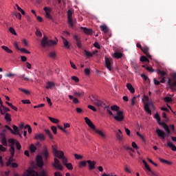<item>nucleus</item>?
<instances>
[{
	"mask_svg": "<svg viewBox=\"0 0 176 176\" xmlns=\"http://www.w3.org/2000/svg\"><path fill=\"white\" fill-rule=\"evenodd\" d=\"M91 102H94V105L98 107V108H104L107 111V112L111 116H113V113L111 111V107L109 106H107L102 102V100H100L98 98V96H96L94 95L91 96L90 97Z\"/></svg>",
	"mask_w": 176,
	"mask_h": 176,
	"instance_id": "1",
	"label": "nucleus"
},
{
	"mask_svg": "<svg viewBox=\"0 0 176 176\" xmlns=\"http://www.w3.org/2000/svg\"><path fill=\"white\" fill-rule=\"evenodd\" d=\"M58 42V40L53 41V40H47V36H44L41 40V46L42 47L54 46Z\"/></svg>",
	"mask_w": 176,
	"mask_h": 176,
	"instance_id": "2",
	"label": "nucleus"
},
{
	"mask_svg": "<svg viewBox=\"0 0 176 176\" xmlns=\"http://www.w3.org/2000/svg\"><path fill=\"white\" fill-rule=\"evenodd\" d=\"M72 14L73 12L70 10H67V23L69 25V27H74V24L76 23V21L72 18Z\"/></svg>",
	"mask_w": 176,
	"mask_h": 176,
	"instance_id": "3",
	"label": "nucleus"
},
{
	"mask_svg": "<svg viewBox=\"0 0 176 176\" xmlns=\"http://www.w3.org/2000/svg\"><path fill=\"white\" fill-rule=\"evenodd\" d=\"M26 176H47V172L45 170H42L39 175L38 172L34 170H30L28 171V173L26 175Z\"/></svg>",
	"mask_w": 176,
	"mask_h": 176,
	"instance_id": "4",
	"label": "nucleus"
},
{
	"mask_svg": "<svg viewBox=\"0 0 176 176\" xmlns=\"http://www.w3.org/2000/svg\"><path fill=\"white\" fill-rule=\"evenodd\" d=\"M52 166L53 167H54L56 170H59L60 171H63V170L61 162H60V160H58V159L57 158L54 159V162L52 163Z\"/></svg>",
	"mask_w": 176,
	"mask_h": 176,
	"instance_id": "5",
	"label": "nucleus"
},
{
	"mask_svg": "<svg viewBox=\"0 0 176 176\" xmlns=\"http://www.w3.org/2000/svg\"><path fill=\"white\" fill-rule=\"evenodd\" d=\"M113 118L117 122H123L124 120V116H123V111H118L117 115L113 116Z\"/></svg>",
	"mask_w": 176,
	"mask_h": 176,
	"instance_id": "6",
	"label": "nucleus"
},
{
	"mask_svg": "<svg viewBox=\"0 0 176 176\" xmlns=\"http://www.w3.org/2000/svg\"><path fill=\"white\" fill-rule=\"evenodd\" d=\"M41 155L45 162H47L49 159V151L47 150V146H44L43 148V151Z\"/></svg>",
	"mask_w": 176,
	"mask_h": 176,
	"instance_id": "7",
	"label": "nucleus"
},
{
	"mask_svg": "<svg viewBox=\"0 0 176 176\" xmlns=\"http://www.w3.org/2000/svg\"><path fill=\"white\" fill-rule=\"evenodd\" d=\"M44 12H45V17L53 21V16L50 14L52 13V8L49 7H44Z\"/></svg>",
	"mask_w": 176,
	"mask_h": 176,
	"instance_id": "8",
	"label": "nucleus"
},
{
	"mask_svg": "<svg viewBox=\"0 0 176 176\" xmlns=\"http://www.w3.org/2000/svg\"><path fill=\"white\" fill-rule=\"evenodd\" d=\"M157 74L159 75V79L160 80V83H166V80L164 76H166V72L164 71H161L160 69L157 70Z\"/></svg>",
	"mask_w": 176,
	"mask_h": 176,
	"instance_id": "9",
	"label": "nucleus"
},
{
	"mask_svg": "<svg viewBox=\"0 0 176 176\" xmlns=\"http://www.w3.org/2000/svg\"><path fill=\"white\" fill-rule=\"evenodd\" d=\"M57 157L58 159H60V160H62V163L64 166H65L66 164L68 163V160L67 159V157L64 155V153L60 152V154H59Z\"/></svg>",
	"mask_w": 176,
	"mask_h": 176,
	"instance_id": "10",
	"label": "nucleus"
},
{
	"mask_svg": "<svg viewBox=\"0 0 176 176\" xmlns=\"http://www.w3.org/2000/svg\"><path fill=\"white\" fill-rule=\"evenodd\" d=\"M58 146L56 145H53L52 146V153H54V156H56V157H57L58 156H59V155L61 154V151H58L57 150Z\"/></svg>",
	"mask_w": 176,
	"mask_h": 176,
	"instance_id": "11",
	"label": "nucleus"
},
{
	"mask_svg": "<svg viewBox=\"0 0 176 176\" xmlns=\"http://www.w3.org/2000/svg\"><path fill=\"white\" fill-rule=\"evenodd\" d=\"M73 38L76 41V45L77 47H78V49H80L82 47V41L80 40V38H79L76 34H74L73 36Z\"/></svg>",
	"mask_w": 176,
	"mask_h": 176,
	"instance_id": "12",
	"label": "nucleus"
},
{
	"mask_svg": "<svg viewBox=\"0 0 176 176\" xmlns=\"http://www.w3.org/2000/svg\"><path fill=\"white\" fill-rule=\"evenodd\" d=\"M85 123L87 124V126L90 127V129H91L92 130L96 129V126H94V124H93V122H91V120L89 119V118L85 117Z\"/></svg>",
	"mask_w": 176,
	"mask_h": 176,
	"instance_id": "13",
	"label": "nucleus"
},
{
	"mask_svg": "<svg viewBox=\"0 0 176 176\" xmlns=\"http://www.w3.org/2000/svg\"><path fill=\"white\" fill-rule=\"evenodd\" d=\"M116 137L119 142H123V133L120 129H118V132L116 133Z\"/></svg>",
	"mask_w": 176,
	"mask_h": 176,
	"instance_id": "14",
	"label": "nucleus"
},
{
	"mask_svg": "<svg viewBox=\"0 0 176 176\" xmlns=\"http://www.w3.org/2000/svg\"><path fill=\"white\" fill-rule=\"evenodd\" d=\"M141 50L142 52H143V53H144V54H146L148 58L152 59V56H151V54H149V47H148L147 46H144L142 48Z\"/></svg>",
	"mask_w": 176,
	"mask_h": 176,
	"instance_id": "15",
	"label": "nucleus"
},
{
	"mask_svg": "<svg viewBox=\"0 0 176 176\" xmlns=\"http://www.w3.org/2000/svg\"><path fill=\"white\" fill-rule=\"evenodd\" d=\"M34 140L45 141V140H46V137H45V135L43 133H38L35 135Z\"/></svg>",
	"mask_w": 176,
	"mask_h": 176,
	"instance_id": "16",
	"label": "nucleus"
},
{
	"mask_svg": "<svg viewBox=\"0 0 176 176\" xmlns=\"http://www.w3.org/2000/svg\"><path fill=\"white\" fill-rule=\"evenodd\" d=\"M87 163L88 164L89 170H94L96 168V162L95 161L87 160Z\"/></svg>",
	"mask_w": 176,
	"mask_h": 176,
	"instance_id": "17",
	"label": "nucleus"
},
{
	"mask_svg": "<svg viewBox=\"0 0 176 176\" xmlns=\"http://www.w3.org/2000/svg\"><path fill=\"white\" fill-rule=\"evenodd\" d=\"M105 67L107 68V69H109V71H112L111 60L109 58H105Z\"/></svg>",
	"mask_w": 176,
	"mask_h": 176,
	"instance_id": "18",
	"label": "nucleus"
},
{
	"mask_svg": "<svg viewBox=\"0 0 176 176\" xmlns=\"http://www.w3.org/2000/svg\"><path fill=\"white\" fill-rule=\"evenodd\" d=\"M156 133L158 137H160V138H162V140L166 138V133H164V131H162L161 129H156Z\"/></svg>",
	"mask_w": 176,
	"mask_h": 176,
	"instance_id": "19",
	"label": "nucleus"
},
{
	"mask_svg": "<svg viewBox=\"0 0 176 176\" xmlns=\"http://www.w3.org/2000/svg\"><path fill=\"white\" fill-rule=\"evenodd\" d=\"M94 131L95 133H96V134H98L100 138H102V140H105V138H107V135L105 134V133L102 132V131H100L99 129H95Z\"/></svg>",
	"mask_w": 176,
	"mask_h": 176,
	"instance_id": "20",
	"label": "nucleus"
},
{
	"mask_svg": "<svg viewBox=\"0 0 176 176\" xmlns=\"http://www.w3.org/2000/svg\"><path fill=\"white\" fill-rule=\"evenodd\" d=\"M9 111H10V109L8 107L3 106V104L0 107V112L1 115H5V113L9 112Z\"/></svg>",
	"mask_w": 176,
	"mask_h": 176,
	"instance_id": "21",
	"label": "nucleus"
},
{
	"mask_svg": "<svg viewBox=\"0 0 176 176\" xmlns=\"http://www.w3.org/2000/svg\"><path fill=\"white\" fill-rule=\"evenodd\" d=\"M168 85L170 87V89H174V87H176V80H172L171 78H168Z\"/></svg>",
	"mask_w": 176,
	"mask_h": 176,
	"instance_id": "22",
	"label": "nucleus"
},
{
	"mask_svg": "<svg viewBox=\"0 0 176 176\" xmlns=\"http://www.w3.org/2000/svg\"><path fill=\"white\" fill-rule=\"evenodd\" d=\"M80 30L85 32L87 35H91L93 34V30L91 29H87V28L81 27Z\"/></svg>",
	"mask_w": 176,
	"mask_h": 176,
	"instance_id": "23",
	"label": "nucleus"
},
{
	"mask_svg": "<svg viewBox=\"0 0 176 176\" xmlns=\"http://www.w3.org/2000/svg\"><path fill=\"white\" fill-rule=\"evenodd\" d=\"M36 161L38 167H43V160H42V157L41 155L36 157Z\"/></svg>",
	"mask_w": 176,
	"mask_h": 176,
	"instance_id": "24",
	"label": "nucleus"
},
{
	"mask_svg": "<svg viewBox=\"0 0 176 176\" xmlns=\"http://www.w3.org/2000/svg\"><path fill=\"white\" fill-rule=\"evenodd\" d=\"M126 89L130 91V93L133 94V93H135V89H134V87L131 83H126Z\"/></svg>",
	"mask_w": 176,
	"mask_h": 176,
	"instance_id": "25",
	"label": "nucleus"
},
{
	"mask_svg": "<svg viewBox=\"0 0 176 176\" xmlns=\"http://www.w3.org/2000/svg\"><path fill=\"white\" fill-rule=\"evenodd\" d=\"M1 136L3 137L1 140V143L4 146H8V140H6V137H5V134L1 133Z\"/></svg>",
	"mask_w": 176,
	"mask_h": 176,
	"instance_id": "26",
	"label": "nucleus"
},
{
	"mask_svg": "<svg viewBox=\"0 0 176 176\" xmlns=\"http://www.w3.org/2000/svg\"><path fill=\"white\" fill-rule=\"evenodd\" d=\"M1 49H3V50H5L6 53H8V54H12V53H13V50L10 49V47L8 46L2 45Z\"/></svg>",
	"mask_w": 176,
	"mask_h": 176,
	"instance_id": "27",
	"label": "nucleus"
},
{
	"mask_svg": "<svg viewBox=\"0 0 176 176\" xmlns=\"http://www.w3.org/2000/svg\"><path fill=\"white\" fill-rule=\"evenodd\" d=\"M168 148H170L173 152H176V146L171 142L168 141L167 142Z\"/></svg>",
	"mask_w": 176,
	"mask_h": 176,
	"instance_id": "28",
	"label": "nucleus"
},
{
	"mask_svg": "<svg viewBox=\"0 0 176 176\" xmlns=\"http://www.w3.org/2000/svg\"><path fill=\"white\" fill-rule=\"evenodd\" d=\"M154 118H155V119H156L158 124H160V126H163L164 124V123L160 122V116H159L158 113H155Z\"/></svg>",
	"mask_w": 176,
	"mask_h": 176,
	"instance_id": "29",
	"label": "nucleus"
},
{
	"mask_svg": "<svg viewBox=\"0 0 176 176\" xmlns=\"http://www.w3.org/2000/svg\"><path fill=\"white\" fill-rule=\"evenodd\" d=\"M44 131L45 134L48 135L50 140H51V141H53L54 138H53V135H52V131H50V130L49 129H45Z\"/></svg>",
	"mask_w": 176,
	"mask_h": 176,
	"instance_id": "30",
	"label": "nucleus"
},
{
	"mask_svg": "<svg viewBox=\"0 0 176 176\" xmlns=\"http://www.w3.org/2000/svg\"><path fill=\"white\" fill-rule=\"evenodd\" d=\"M62 39L63 41V45L65 49H70L69 42H68L67 40H66L64 37H62Z\"/></svg>",
	"mask_w": 176,
	"mask_h": 176,
	"instance_id": "31",
	"label": "nucleus"
},
{
	"mask_svg": "<svg viewBox=\"0 0 176 176\" xmlns=\"http://www.w3.org/2000/svg\"><path fill=\"white\" fill-rule=\"evenodd\" d=\"M100 28L104 34H107L108 31H109V29H108V27L105 25H100Z\"/></svg>",
	"mask_w": 176,
	"mask_h": 176,
	"instance_id": "32",
	"label": "nucleus"
},
{
	"mask_svg": "<svg viewBox=\"0 0 176 176\" xmlns=\"http://www.w3.org/2000/svg\"><path fill=\"white\" fill-rule=\"evenodd\" d=\"M56 86V84L53 82H47V85L45 87V89H53V87Z\"/></svg>",
	"mask_w": 176,
	"mask_h": 176,
	"instance_id": "33",
	"label": "nucleus"
},
{
	"mask_svg": "<svg viewBox=\"0 0 176 176\" xmlns=\"http://www.w3.org/2000/svg\"><path fill=\"white\" fill-rule=\"evenodd\" d=\"M29 149H30V151L31 153H35L37 148H36V146H35V145L32 144H30Z\"/></svg>",
	"mask_w": 176,
	"mask_h": 176,
	"instance_id": "34",
	"label": "nucleus"
},
{
	"mask_svg": "<svg viewBox=\"0 0 176 176\" xmlns=\"http://www.w3.org/2000/svg\"><path fill=\"white\" fill-rule=\"evenodd\" d=\"M84 53H85V56H86V57H87V58H90L91 57H93V56H94V54L88 52L86 50H84Z\"/></svg>",
	"mask_w": 176,
	"mask_h": 176,
	"instance_id": "35",
	"label": "nucleus"
},
{
	"mask_svg": "<svg viewBox=\"0 0 176 176\" xmlns=\"http://www.w3.org/2000/svg\"><path fill=\"white\" fill-rule=\"evenodd\" d=\"M87 166V161H80L78 164L79 168H82V167H86Z\"/></svg>",
	"mask_w": 176,
	"mask_h": 176,
	"instance_id": "36",
	"label": "nucleus"
},
{
	"mask_svg": "<svg viewBox=\"0 0 176 176\" xmlns=\"http://www.w3.org/2000/svg\"><path fill=\"white\" fill-rule=\"evenodd\" d=\"M162 126H164V129L165 131L166 132L168 135H170L171 134V131H170V127L167 126V124H164Z\"/></svg>",
	"mask_w": 176,
	"mask_h": 176,
	"instance_id": "37",
	"label": "nucleus"
},
{
	"mask_svg": "<svg viewBox=\"0 0 176 176\" xmlns=\"http://www.w3.org/2000/svg\"><path fill=\"white\" fill-rule=\"evenodd\" d=\"M144 111H146V112L149 115H152V111H151V109H149V105L147 103L144 104Z\"/></svg>",
	"mask_w": 176,
	"mask_h": 176,
	"instance_id": "38",
	"label": "nucleus"
},
{
	"mask_svg": "<svg viewBox=\"0 0 176 176\" xmlns=\"http://www.w3.org/2000/svg\"><path fill=\"white\" fill-rule=\"evenodd\" d=\"M142 163L144 164V167H145L146 170H147L148 171H150L151 173H152V170L149 167V165H148V163H146V161L143 160H142Z\"/></svg>",
	"mask_w": 176,
	"mask_h": 176,
	"instance_id": "39",
	"label": "nucleus"
},
{
	"mask_svg": "<svg viewBox=\"0 0 176 176\" xmlns=\"http://www.w3.org/2000/svg\"><path fill=\"white\" fill-rule=\"evenodd\" d=\"M113 57H115V58H122L123 54L121 52H115L113 54Z\"/></svg>",
	"mask_w": 176,
	"mask_h": 176,
	"instance_id": "40",
	"label": "nucleus"
},
{
	"mask_svg": "<svg viewBox=\"0 0 176 176\" xmlns=\"http://www.w3.org/2000/svg\"><path fill=\"white\" fill-rule=\"evenodd\" d=\"M5 119L6 122H12V116L10 113H6L5 115Z\"/></svg>",
	"mask_w": 176,
	"mask_h": 176,
	"instance_id": "41",
	"label": "nucleus"
},
{
	"mask_svg": "<svg viewBox=\"0 0 176 176\" xmlns=\"http://www.w3.org/2000/svg\"><path fill=\"white\" fill-rule=\"evenodd\" d=\"M48 118L50 120V122H52V123H55V124H57L58 123H60V120H58V119L54 118H52V117H49Z\"/></svg>",
	"mask_w": 176,
	"mask_h": 176,
	"instance_id": "42",
	"label": "nucleus"
},
{
	"mask_svg": "<svg viewBox=\"0 0 176 176\" xmlns=\"http://www.w3.org/2000/svg\"><path fill=\"white\" fill-rule=\"evenodd\" d=\"M69 98L70 100H73L74 104H78V102H79V100H78V98H74V96L72 95H69Z\"/></svg>",
	"mask_w": 176,
	"mask_h": 176,
	"instance_id": "43",
	"label": "nucleus"
},
{
	"mask_svg": "<svg viewBox=\"0 0 176 176\" xmlns=\"http://www.w3.org/2000/svg\"><path fill=\"white\" fill-rule=\"evenodd\" d=\"M140 61L142 63H144L145 61L146 63H149V59H148V58H146V56H142L140 57Z\"/></svg>",
	"mask_w": 176,
	"mask_h": 176,
	"instance_id": "44",
	"label": "nucleus"
},
{
	"mask_svg": "<svg viewBox=\"0 0 176 176\" xmlns=\"http://www.w3.org/2000/svg\"><path fill=\"white\" fill-rule=\"evenodd\" d=\"M65 166L67 168V170H74V166H72V163H67L65 164Z\"/></svg>",
	"mask_w": 176,
	"mask_h": 176,
	"instance_id": "45",
	"label": "nucleus"
},
{
	"mask_svg": "<svg viewBox=\"0 0 176 176\" xmlns=\"http://www.w3.org/2000/svg\"><path fill=\"white\" fill-rule=\"evenodd\" d=\"M19 78H20L21 79H23V80H30V82H32V81H33L32 79H30V78L25 77V76L24 74H22V75L19 76Z\"/></svg>",
	"mask_w": 176,
	"mask_h": 176,
	"instance_id": "46",
	"label": "nucleus"
},
{
	"mask_svg": "<svg viewBox=\"0 0 176 176\" xmlns=\"http://www.w3.org/2000/svg\"><path fill=\"white\" fill-rule=\"evenodd\" d=\"M19 50L21 52V53H25V54H31V52L27 50L25 48H21Z\"/></svg>",
	"mask_w": 176,
	"mask_h": 176,
	"instance_id": "47",
	"label": "nucleus"
},
{
	"mask_svg": "<svg viewBox=\"0 0 176 176\" xmlns=\"http://www.w3.org/2000/svg\"><path fill=\"white\" fill-rule=\"evenodd\" d=\"M5 127H6V129H8L9 131H10V133H12V134H14V135H16V133L14 132V131H13V129H12V128L10 126H9L8 125H6Z\"/></svg>",
	"mask_w": 176,
	"mask_h": 176,
	"instance_id": "48",
	"label": "nucleus"
},
{
	"mask_svg": "<svg viewBox=\"0 0 176 176\" xmlns=\"http://www.w3.org/2000/svg\"><path fill=\"white\" fill-rule=\"evenodd\" d=\"M9 32H10V34H12V35H15V36L17 35V33L16 32V30L13 28H9Z\"/></svg>",
	"mask_w": 176,
	"mask_h": 176,
	"instance_id": "49",
	"label": "nucleus"
},
{
	"mask_svg": "<svg viewBox=\"0 0 176 176\" xmlns=\"http://www.w3.org/2000/svg\"><path fill=\"white\" fill-rule=\"evenodd\" d=\"M72 80H74V82H76V83L79 82V78H78L76 76H72L71 77Z\"/></svg>",
	"mask_w": 176,
	"mask_h": 176,
	"instance_id": "50",
	"label": "nucleus"
},
{
	"mask_svg": "<svg viewBox=\"0 0 176 176\" xmlns=\"http://www.w3.org/2000/svg\"><path fill=\"white\" fill-rule=\"evenodd\" d=\"M74 157H75V159H76V160H80L83 159V156H82L81 155H79V154H74Z\"/></svg>",
	"mask_w": 176,
	"mask_h": 176,
	"instance_id": "51",
	"label": "nucleus"
},
{
	"mask_svg": "<svg viewBox=\"0 0 176 176\" xmlns=\"http://www.w3.org/2000/svg\"><path fill=\"white\" fill-rule=\"evenodd\" d=\"M164 101H165V102H171L173 99L170 97L166 96L164 98Z\"/></svg>",
	"mask_w": 176,
	"mask_h": 176,
	"instance_id": "52",
	"label": "nucleus"
},
{
	"mask_svg": "<svg viewBox=\"0 0 176 176\" xmlns=\"http://www.w3.org/2000/svg\"><path fill=\"white\" fill-rule=\"evenodd\" d=\"M135 100H137V97L134 96L131 100V107H133V105H135Z\"/></svg>",
	"mask_w": 176,
	"mask_h": 176,
	"instance_id": "53",
	"label": "nucleus"
},
{
	"mask_svg": "<svg viewBox=\"0 0 176 176\" xmlns=\"http://www.w3.org/2000/svg\"><path fill=\"white\" fill-rule=\"evenodd\" d=\"M10 152L11 153V156H14V146H10Z\"/></svg>",
	"mask_w": 176,
	"mask_h": 176,
	"instance_id": "54",
	"label": "nucleus"
},
{
	"mask_svg": "<svg viewBox=\"0 0 176 176\" xmlns=\"http://www.w3.org/2000/svg\"><path fill=\"white\" fill-rule=\"evenodd\" d=\"M74 94L76 97H82V96H85V92H82V93L74 92Z\"/></svg>",
	"mask_w": 176,
	"mask_h": 176,
	"instance_id": "55",
	"label": "nucleus"
},
{
	"mask_svg": "<svg viewBox=\"0 0 176 176\" xmlns=\"http://www.w3.org/2000/svg\"><path fill=\"white\" fill-rule=\"evenodd\" d=\"M87 108H89V109H91L94 112H97V109H96L93 105H88Z\"/></svg>",
	"mask_w": 176,
	"mask_h": 176,
	"instance_id": "56",
	"label": "nucleus"
},
{
	"mask_svg": "<svg viewBox=\"0 0 176 176\" xmlns=\"http://www.w3.org/2000/svg\"><path fill=\"white\" fill-rule=\"evenodd\" d=\"M49 56H50L51 58H56V52H50Z\"/></svg>",
	"mask_w": 176,
	"mask_h": 176,
	"instance_id": "57",
	"label": "nucleus"
},
{
	"mask_svg": "<svg viewBox=\"0 0 176 176\" xmlns=\"http://www.w3.org/2000/svg\"><path fill=\"white\" fill-rule=\"evenodd\" d=\"M51 130L54 133V134H55V135L57 134V127H56L54 126H52Z\"/></svg>",
	"mask_w": 176,
	"mask_h": 176,
	"instance_id": "58",
	"label": "nucleus"
},
{
	"mask_svg": "<svg viewBox=\"0 0 176 176\" xmlns=\"http://www.w3.org/2000/svg\"><path fill=\"white\" fill-rule=\"evenodd\" d=\"M118 111L119 110V107L116 106V105H113V106H111V108H110V111Z\"/></svg>",
	"mask_w": 176,
	"mask_h": 176,
	"instance_id": "59",
	"label": "nucleus"
},
{
	"mask_svg": "<svg viewBox=\"0 0 176 176\" xmlns=\"http://www.w3.org/2000/svg\"><path fill=\"white\" fill-rule=\"evenodd\" d=\"M12 162H13V156L12 155L10 156L8 162L6 163L7 166H10V164H12Z\"/></svg>",
	"mask_w": 176,
	"mask_h": 176,
	"instance_id": "60",
	"label": "nucleus"
},
{
	"mask_svg": "<svg viewBox=\"0 0 176 176\" xmlns=\"http://www.w3.org/2000/svg\"><path fill=\"white\" fill-rule=\"evenodd\" d=\"M19 89L20 90V91H22L25 94H27V95L30 94L29 91L27 90V89H22V88H19Z\"/></svg>",
	"mask_w": 176,
	"mask_h": 176,
	"instance_id": "61",
	"label": "nucleus"
},
{
	"mask_svg": "<svg viewBox=\"0 0 176 176\" xmlns=\"http://www.w3.org/2000/svg\"><path fill=\"white\" fill-rule=\"evenodd\" d=\"M171 81L176 80V73H173L170 76Z\"/></svg>",
	"mask_w": 176,
	"mask_h": 176,
	"instance_id": "62",
	"label": "nucleus"
},
{
	"mask_svg": "<svg viewBox=\"0 0 176 176\" xmlns=\"http://www.w3.org/2000/svg\"><path fill=\"white\" fill-rule=\"evenodd\" d=\"M36 35L40 37L42 36V32H41V30H39V29H36Z\"/></svg>",
	"mask_w": 176,
	"mask_h": 176,
	"instance_id": "63",
	"label": "nucleus"
},
{
	"mask_svg": "<svg viewBox=\"0 0 176 176\" xmlns=\"http://www.w3.org/2000/svg\"><path fill=\"white\" fill-rule=\"evenodd\" d=\"M132 147L133 149H138V145H137V143L135 142H132Z\"/></svg>",
	"mask_w": 176,
	"mask_h": 176,
	"instance_id": "64",
	"label": "nucleus"
}]
</instances>
